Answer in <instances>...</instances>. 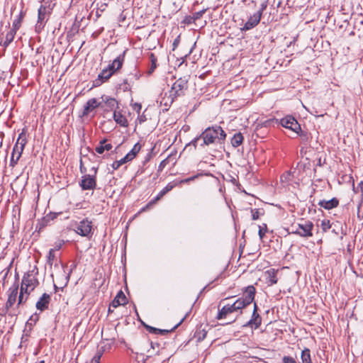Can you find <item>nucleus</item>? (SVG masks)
Instances as JSON below:
<instances>
[{
    "instance_id": "nucleus-50",
    "label": "nucleus",
    "mask_w": 363,
    "mask_h": 363,
    "mask_svg": "<svg viewBox=\"0 0 363 363\" xmlns=\"http://www.w3.org/2000/svg\"><path fill=\"white\" fill-rule=\"evenodd\" d=\"M57 216V213H50L43 218V222L48 223L50 220L55 219Z\"/></svg>"
},
{
    "instance_id": "nucleus-21",
    "label": "nucleus",
    "mask_w": 363,
    "mask_h": 363,
    "mask_svg": "<svg viewBox=\"0 0 363 363\" xmlns=\"http://www.w3.org/2000/svg\"><path fill=\"white\" fill-rule=\"evenodd\" d=\"M318 205L326 210H330L338 206L339 200L335 197L328 201L323 199L318 202Z\"/></svg>"
},
{
    "instance_id": "nucleus-16",
    "label": "nucleus",
    "mask_w": 363,
    "mask_h": 363,
    "mask_svg": "<svg viewBox=\"0 0 363 363\" xmlns=\"http://www.w3.org/2000/svg\"><path fill=\"white\" fill-rule=\"evenodd\" d=\"M279 270L271 268L264 272L266 283L269 286L276 284L278 281L277 273Z\"/></svg>"
},
{
    "instance_id": "nucleus-46",
    "label": "nucleus",
    "mask_w": 363,
    "mask_h": 363,
    "mask_svg": "<svg viewBox=\"0 0 363 363\" xmlns=\"http://www.w3.org/2000/svg\"><path fill=\"white\" fill-rule=\"evenodd\" d=\"M28 297V295L24 296L23 294H19L17 306L25 304Z\"/></svg>"
},
{
    "instance_id": "nucleus-32",
    "label": "nucleus",
    "mask_w": 363,
    "mask_h": 363,
    "mask_svg": "<svg viewBox=\"0 0 363 363\" xmlns=\"http://www.w3.org/2000/svg\"><path fill=\"white\" fill-rule=\"evenodd\" d=\"M206 334L207 332L205 329L199 328L196 330L194 337H196L199 342H201L206 338Z\"/></svg>"
},
{
    "instance_id": "nucleus-3",
    "label": "nucleus",
    "mask_w": 363,
    "mask_h": 363,
    "mask_svg": "<svg viewBox=\"0 0 363 363\" xmlns=\"http://www.w3.org/2000/svg\"><path fill=\"white\" fill-rule=\"evenodd\" d=\"M52 8L49 2L42 4L38 10V20L35 26V31L40 33L45 28L52 13Z\"/></svg>"
},
{
    "instance_id": "nucleus-49",
    "label": "nucleus",
    "mask_w": 363,
    "mask_h": 363,
    "mask_svg": "<svg viewBox=\"0 0 363 363\" xmlns=\"http://www.w3.org/2000/svg\"><path fill=\"white\" fill-rule=\"evenodd\" d=\"M57 216V213H50L43 218V222L48 223L50 220L55 219Z\"/></svg>"
},
{
    "instance_id": "nucleus-24",
    "label": "nucleus",
    "mask_w": 363,
    "mask_h": 363,
    "mask_svg": "<svg viewBox=\"0 0 363 363\" xmlns=\"http://www.w3.org/2000/svg\"><path fill=\"white\" fill-rule=\"evenodd\" d=\"M101 99L104 102L107 111H113L117 107L118 102L114 98L103 96Z\"/></svg>"
},
{
    "instance_id": "nucleus-59",
    "label": "nucleus",
    "mask_w": 363,
    "mask_h": 363,
    "mask_svg": "<svg viewBox=\"0 0 363 363\" xmlns=\"http://www.w3.org/2000/svg\"><path fill=\"white\" fill-rule=\"evenodd\" d=\"M267 1H264L261 4L260 9L257 13H259L261 16L262 15L263 11L267 9Z\"/></svg>"
},
{
    "instance_id": "nucleus-5",
    "label": "nucleus",
    "mask_w": 363,
    "mask_h": 363,
    "mask_svg": "<svg viewBox=\"0 0 363 363\" xmlns=\"http://www.w3.org/2000/svg\"><path fill=\"white\" fill-rule=\"evenodd\" d=\"M74 231L79 235L91 238L94 233L92 222L88 218H84L77 223Z\"/></svg>"
},
{
    "instance_id": "nucleus-27",
    "label": "nucleus",
    "mask_w": 363,
    "mask_h": 363,
    "mask_svg": "<svg viewBox=\"0 0 363 363\" xmlns=\"http://www.w3.org/2000/svg\"><path fill=\"white\" fill-rule=\"evenodd\" d=\"M141 149V145L139 143L135 144L132 150L125 155V159L130 161L133 160L140 152Z\"/></svg>"
},
{
    "instance_id": "nucleus-25",
    "label": "nucleus",
    "mask_w": 363,
    "mask_h": 363,
    "mask_svg": "<svg viewBox=\"0 0 363 363\" xmlns=\"http://www.w3.org/2000/svg\"><path fill=\"white\" fill-rule=\"evenodd\" d=\"M113 119L121 126L127 127L128 125V120L121 112L114 111Z\"/></svg>"
},
{
    "instance_id": "nucleus-23",
    "label": "nucleus",
    "mask_w": 363,
    "mask_h": 363,
    "mask_svg": "<svg viewBox=\"0 0 363 363\" xmlns=\"http://www.w3.org/2000/svg\"><path fill=\"white\" fill-rule=\"evenodd\" d=\"M39 320V314L37 313H33L30 315L29 319L27 320L25 326V330L26 333H31L33 330V326L36 324V323Z\"/></svg>"
},
{
    "instance_id": "nucleus-37",
    "label": "nucleus",
    "mask_w": 363,
    "mask_h": 363,
    "mask_svg": "<svg viewBox=\"0 0 363 363\" xmlns=\"http://www.w3.org/2000/svg\"><path fill=\"white\" fill-rule=\"evenodd\" d=\"M33 291L30 287L26 286V284H23L21 281V289H20V294H26L30 296V293Z\"/></svg>"
},
{
    "instance_id": "nucleus-15",
    "label": "nucleus",
    "mask_w": 363,
    "mask_h": 363,
    "mask_svg": "<svg viewBox=\"0 0 363 363\" xmlns=\"http://www.w3.org/2000/svg\"><path fill=\"white\" fill-rule=\"evenodd\" d=\"M112 77L111 73H110L106 68L102 69V71L99 74L97 78L93 81V87H97L101 86L104 82H107Z\"/></svg>"
},
{
    "instance_id": "nucleus-28",
    "label": "nucleus",
    "mask_w": 363,
    "mask_h": 363,
    "mask_svg": "<svg viewBox=\"0 0 363 363\" xmlns=\"http://www.w3.org/2000/svg\"><path fill=\"white\" fill-rule=\"evenodd\" d=\"M301 363H312L311 350L308 348H304L301 354Z\"/></svg>"
},
{
    "instance_id": "nucleus-48",
    "label": "nucleus",
    "mask_w": 363,
    "mask_h": 363,
    "mask_svg": "<svg viewBox=\"0 0 363 363\" xmlns=\"http://www.w3.org/2000/svg\"><path fill=\"white\" fill-rule=\"evenodd\" d=\"M115 298L120 300L125 304L127 303V298H126L125 295L124 294V293L121 290L118 292V294Z\"/></svg>"
},
{
    "instance_id": "nucleus-64",
    "label": "nucleus",
    "mask_w": 363,
    "mask_h": 363,
    "mask_svg": "<svg viewBox=\"0 0 363 363\" xmlns=\"http://www.w3.org/2000/svg\"><path fill=\"white\" fill-rule=\"evenodd\" d=\"M360 189L361 191L363 192V182H360L357 186V190L355 189V188L354 187V191H355L356 192L358 191V189Z\"/></svg>"
},
{
    "instance_id": "nucleus-42",
    "label": "nucleus",
    "mask_w": 363,
    "mask_h": 363,
    "mask_svg": "<svg viewBox=\"0 0 363 363\" xmlns=\"http://www.w3.org/2000/svg\"><path fill=\"white\" fill-rule=\"evenodd\" d=\"M55 259V250L50 249L49 250L48 256V264L50 266L52 265L53 261Z\"/></svg>"
},
{
    "instance_id": "nucleus-14",
    "label": "nucleus",
    "mask_w": 363,
    "mask_h": 363,
    "mask_svg": "<svg viewBox=\"0 0 363 363\" xmlns=\"http://www.w3.org/2000/svg\"><path fill=\"white\" fill-rule=\"evenodd\" d=\"M50 301V295L47 293H44L36 302L35 307L37 310L40 311V312L45 311V310L48 309Z\"/></svg>"
},
{
    "instance_id": "nucleus-57",
    "label": "nucleus",
    "mask_w": 363,
    "mask_h": 363,
    "mask_svg": "<svg viewBox=\"0 0 363 363\" xmlns=\"http://www.w3.org/2000/svg\"><path fill=\"white\" fill-rule=\"evenodd\" d=\"M30 333H26V331L24 329L23 330V335L21 337V343L23 344V343L27 342L28 340V337H30Z\"/></svg>"
},
{
    "instance_id": "nucleus-26",
    "label": "nucleus",
    "mask_w": 363,
    "mask_h": 363,
    "mask_svg": "<svg viewBox=\"0 0 363 363\" xmlns=\"http://www.w3.org/2000/svg\"><path fill=\"white\" fill-rule=\"evenodd\" d=\"M149 58L150 61V65L147 73L148 75H151L157 67V57L155 55L154 53L150 52L149 54Z\"/></svg>"
},
{
    "instance_id": "nucleus-63",
    "label": "nucleus",
    "mask_w": 363,
    "mask_h": 363,
    "mask_svg": "<svg viewBox=\"0 0 363 363\" xmlns=\"http://www.w3.org/2000/svg\"><path fill=\"white\" fill-rule=\"evenodd\" d=\"M179 43V36L177 37L173 42L172 46H173V50L176 49V48L178 46Z\"/></svg>"
},
{
    "instance_id": "nucleus-9",
    "label": "nucleus",
    "mask_w": 363,
    "mask_h": 363,
    "mask_svg": "<svg viewBox=\"0 0 363 363\" xmlns=\"http://www.w3.org/2000/svg\"><path fill=\"white\" fill-rule=\"evenodd\" d=\"M258 306L256 303H254L253 312L251 318L243 326L249 327L251 328L257 329L262 324V317L258 313Z\"/></svg>"
},
{
    "instance_id": "nucleus-33",
    "label": "nucleus",
    "mask_w": 363,
    "mask_h": 363,
    "mask_svg": "<svg viewBox=\"0 0 363 363\" xmlns=\"http://www.w3.org/2000/svg\"><path fill=\"white\" fill-rule=\"evenodd\" d=\"M75 267H76L75 265L72 266L71 269H69V272H67V273L64 269V274L62 275V277L64 279L63 286L61 287L62 289L67 285V284L69 281L70 274L72 272V270L74 269V268H75Z\"/></svg>"
},
{
    "instance_id": "nucleus-31",
    "label": "nucleus",
    "mask_w": 363,
    "mask_h": 363,
    "mask_svg": "<svg viewBox=\"0 0 363 363\" xmlns=\"http://www.w3.org/2000/svg\"><path fill=\"white\" fill-rule=\"evenodd\" d=\"M16 33V30L13 28L6 33L5 41L3 43L4 47H7L13 40Z\"/></svg>"
},
{
    "instance_id": "nucleus-58",
    "label": "nucleus",
    "mask_w": 363,
    "mask_h": 363,
    "mask_svg": "<svg viewBox=\"0 0 363 363\" xmlns=\"http://www.w3.org/2000/svg\"><path fill=\"white\" fill-rule=\"evenodd\" d=\"M177 185V183H169L163 189L168 193L174 187H175Z\"/></svg>"
},
{
    "instance_id": "nucleus-30",
    "label": "nucleus",
    "mask_w": 363,
    "mask_h": 363,
    "mask_svg": "<svg viewBox=\"0 0 363 363\" xmlns=\"http://www.w3.org/2000/svg\"><path fill=\"white\" fill-rule=\"evenodd\" d=\"M26 12L23 11H21L20 13L17 16V18L13 21L12 28L15 30H18L21 26V23L23 21V18L25 17Z\"/></svg>"
},
{
    "instance_id": "nucleus-29",
    "label": "nucleus",
    "mask_w": 363,
    "mask_h": 363,
    "mask_svg": "<svg viewBox=\"0 0 363 363\" xmlns=\"http://www.w3.org/2000/svg\"><path fill=\"white\" fill-rule=\"evenodd\" d=\"M243 139L244 138L242 133H235L231 139V144L234 147H238L242 143Z\"/></svg>"
},
{
    "instance_id": "nucleus-4",
    "label": "nucleus",
    "mask_w": 363,
    "mask_h": 363,
    "mask_svg": "<svg viewBox=\"0 0 363 363\" xmlns=\"http://www.w3.org/2000/svg\"><path fill=\"white\" fill-rule=\"evenodd\" d=\"M188 79L186 77H180L176 80L170 90L171 102H173L177 97L185 94V91L188 89Z\"/></svg>"
},
{
    "instance_id": "nucleus-44",
    "label": "nucleus",
    "mask_w": 363,
    "mask_h": 363,
    "mask_svg": "<svg viewBox=\"0 0 363 363\" xmlns=\"http://www.w3.org/2000/svg\"><path fill=\"white\" fill-rule=\"evenodd\" d=\"M206 9H204L200 11L194 13L191 16L194 19V21L196 22V20L200 19L203 15L206 13Z\"/></svg>"
},
{
    "instance_id": "nucleus-34",
    "label": "nucleus",
    "mask_w": 363,
    "mask_h": 363,
    "mask_svg": "<svg viewBox=\"0 0 363 363\" xmlns=\"http://www.w3.org/2000/svg\"><path fill=\"white\" fill-rule=\"evenodd\" d=\"M252 218L255 220L259 218L260 216L264 215V209L259 208H252L251 209Z\"/></svg>"
},
{
    "instance_id": "nucleus-62",
    "label": "nucleus",
    "mask_w": 363,
    "mask_h": 363,
    "mask_svg": "<svg viewBox=\"0 0 363 363\" xmlns=\"http://www.w3.org/2000/svg\"><path fill=\"white\" fill-rule=\"evenodd\" d=\"M227 306L230 308V311L232 313L238 311L234 303L232 304H227Z\"/></svg>"
},
{
    "instance_id": "nucleus-22",
    "label": "nucleus",
    "mask_w": 363,
    "mask_h": 363,
    "mask_svg": "<svg viewBox=\"0 0 363 363\" xmlns=\"http://www.w3.org/2000/svg\"><path fill=\"white\" fill-rule=\"evenodd\" d=\"M275 125H277V126L279 125V120L277 118H270V119L264 121L261 124H258L256 127L255 131L259 132V131H261L262 128H268V127H271V126L274 127Z\"/></svg>"
},
{
    "instance_id": "nucleus-7",
    "label": "nucleus",
    "mask_w": 363,
    "mask_h": 363,
    "mask_svg": "<svg viewBox=\"0 0 363 363\" xmlns=\"http://www.w3.org/2000/svg\"><path fill=\"white\" fill-rule=\"evenodd\" d=\"M38 275V269L37 266H34L32 269L24 274L22 279L23 284L34 290L40 284L37 278Z\"/></svg>"
},
{
    "instance_id": "nucleus-35",
    "label": "nucleus",
    "mask_w": 363,
    "mask_h": 363,
    "mask_svg": "<svg viewBox=\"0 0 363 363\" xmlns=\"http://www.w3.org/2000/svg\"><path fill=\"white\" fill-rule=\"evenodd\" d=\"M108 332H110V333H116V330H115V329H113V328H109V329H108V330H107L106 331H105V332H104V330H102V333H101V334H102V337H103V338H104V340H107V341L111 340V341H112V342H114V340H115V337H114L113 336H111V335H108V334H107V333H108Z\"/></svg>"
},
{
    "instance_id": "nucleus-61",
    "label": "nucleus",
    "mask_w": 363,
    "mask_h": 363,
    "mask_svg": "<svg viewBox=\"0 0 363 363\" xmlns=\"http://www.w3.org/2000/svg\"><path fill=\"white\" fill-rule=\"evenodd\" d=\"M167 163H168V158L163 160L159 165V170H162V169H164L165 167V166L167 164Z\"/></svg>"
},
{
    "instance_id": "nucleus-60",
    "label": "nucleus",
    "mask_w": 363,
    "mask_h": 363,
    "mask_svg": "<svg viewBox=\"0 0 363 363\" xmlns=\"http://www.w3.org/2000/svg\"><path fill=\"white\" fill-rule=\"evenodd\" d=\"M266 232H267V225H264V228L259 226V235L261 239L263 238V237L265 235Z\"/></svg>"
},
{
    "instance_id": "nucleus-1",
    "label": "nucleus",
    "mask_w": 363,
    "mask_h": 363,
    "mask_svg": "<svg viewBox=\"0 0 363 363\" xmlns=\"http://www.w3.org/2000/svg\"><path fill=\"white\" fill-rule=\"evenodd\" d=\"M202 143L200 146H209L211 145H222L226 138V133L223 129L218 125L206 128L201 134Z\"/></svg>"
},
{
    "instance_id": "nucleus-39",
    "label": "nucleus",
    "mask_w": 363,
    "mask_h": 363,
    "mask_svg": "<svg viewBox=\"0 0 363 363\" xmlns=\"http://www.w3.org/2000/svg\"><path fill=\"white\" fill-rule=\"evenodd\" d=\"M104 352V347L98 348L96 354L93 357V358L91 360H92V361L96 360V363H99L101 357L103 355Z\"/></svg>"
},
{
    "instance_id": "nucleus-8",
    "label": "nucleus",
    "mask_w": 363,
    "mask_h": 363,
    "mask_svg": "<svg viewBox=\"0 0 363 363\" xmlns=\"http://www.w3.org/2000/svg\"><path fill=\"white\" fill-rule=\"evenodd\" d=\"M18 290V284L15 282L13 286L9 288L8 292V299L5 304L4 313H7L9 310L14 305L16 301Z\"/></svg>"
},
{
    "instance_id": "nucleus-43",
    "label": "nucleus",
    "mask_w": 363,
    "mask_h": 363,
    "mask_svg": "<svg viewBox=\"0 0 363 363\" xmlns=\"http://www.w3.org/2000/svg\"><path fill=\"white\" fill-rule=\"evenodd\" d=\"M106 143V140H103L99 142L98 146L96 147L95 151L99 154H102L105 151L104 144Z\"/></svg>"
},
{
    "instance_id": "nucleus-19",
    "label": "nucleus",
    "mask_w": 363,
    "mask_h": 363,
    "mask_svg": "<svg viewBox=\"0 0 363 363\" xmlns=\"http://www.w3.org/2000/svg\"><path fill=\"white\" fill-rule=\"evenodd\" d=\"M98 107L104 108V106L101 105V102H98L95 98L89 99L84 106L83 115H88L91 111Z\"/></svg>"
},
{
    "instance_id": "nucleus-11",
    "label": "nucleus",
    "mask_w": 363,
    "mask_h": 363,
    "mask_svg": "<svg viewBox=\"0 0 363 363\" xmlns=\"http://www.w3.org/2000/svg\"><path fill=\"white\" fill-rule=\"evenodd\" d=\"M256 289L253 285H250L242 289V295L240 298L245 301V303L249 306L255 300Z\"/></svg>"
},
{
    "instance_id": "nucleus-13",
    "label": "nucleus",
    "mask_w": 363,
    "mask_h": 363,
    "mask_svg": "<svg viewBox=\"0 0 363 363\" xmlns=\"http://www.w3.org/2000/svg\"><path fill=\"white\" fill-rule=\"evenodd\" d=\"M313 228V223L310 220H306L303 223H299V231L297 232V235L303 238L312 237Z\"/></svg>"
},
{
    "instance_id": "nucleus-10",
    "label": "nucleus",
    "mask_w": 363,
    "mask_h": 363,
    "mask_svg": "<svg viewBox=\"0 0 363 363\" xmlns=\"http://www.w3.org/2000/svg\"><path fill=\"white\" fill-rule=\"evenodd\" d=\"M126 50H124L123 53L120 54L113 62L109 64L106 69L111 73L112 76L118 72L123 67L125 60Z\"/></svg>"
},
{
    "instance_id": "nucleus-51",
    "label": "nucleus",
    "mask_w": 363,
    "mask_h": 363,
    "mask_svg": "<svg viewBox=\"0 0 363 363\" xmlns=\"http://www.w3.org/2000/svg\"><path fill=\"white\" fill-rule=\"evenodd\" d=\"M182 23H184V24H186V25H190V24L194 23L195 21H194L192 16L190 15V16H185L182 21Z\"/></svg>"
},
{
    "instance_id": "nucleus-36",
    "label": "nucleus",
    "mask_w": 363,
    "mask_h": 363,
    "mask_svg": "<svg viewBox=\"0 0 363 363\" xmlns=\"http://www.w3.org/2000/svg\"><path fill=\"white\" fill-rule=\"evenodd\" d=\"M237 309L238 311H240V314H242V309L246 308L248 306L245 303V301H242L240 298H238L235 302H234Z\"/></svg>"
},
{
    "instance_id": "nucleus-53",
    "label": "nucleus",
    "mask_w": 363,
    "mask_h": 363,
    "mask_svg": "<svg viewBox=\"0 0 363 363\" xmlns=\"http://www.w3.org/2000/svg\"><path fill=\"white\" fill-rule=\"evenodd\" d=\"M124 305H125V304L123 303L120 300L117 299L116 298H114V299L113 300V301L111 303V306H112L113 308H117L119 306H124Z\"/></svg>"
},
{
    "instance_id": "nucleus-38",
    "label": "nucleus",
    "mask_w": 363,
    "mask_h": 363,
    "mask_svg": "<svg viewBox=\"0 0 363 363\" xmlns=\"http://www.w3.org/2000/svg\"><path fill=\"white\" fill-rule=\"evenodd\" d=\"M104 352V347L98 348L96 354L93 357V358L91 360H92V361L96 360V363H99L101 357L103 355Z\"/></svg>"
},
{
    "instance_id": "nucleus-45",
    "label": "nucleus",
    "mask_w": 363,
    "mask_h": 363,
    "mask_svg": "<svg viewBox=\"0 0 363 363\" xmlns=\"http://www.w3.org/2000/svg\"><path fill=\"white\" fill-rule=\"evenodd\" d=\"M281 363H297V362L296 358L285 355L281 359Z\"/></svg>"
},
{
    "instance_id": "nucleus-20",
    "label": "nucleus",
    "mask_w": 363,
    "mask_h": 363,
    "mask_svg": "<svg viewBox=\"0 0 363 363\" xmlns=\"http://www.w3.org/2000/svg\"><path fill=\"white\" fill-rule=\"evenodd\" d=\"M224 300L225 299L221 300L218 306V311L216 315L217 320L225 319L232 314L230 311V308H228V306L227 305H225L221 308H220L221 303L224 301Z\"/></svg>"
},
{
    "instance_id": "nucleus-54",
    "label": "nucleus",
    "mask_w": 363,
    "mask_h": 363,
    "mask_svg": "<svg viewBox=\"0 0 363 363\" xmlns=\"http://www.w3.org/2000/svg\"><path fill=\"white\" fill-rule=\"evenodd\" d=\"M321 226H322V228H323V231L328 230L331 227V225L330 224V221L329 220H323L322 221Z\"/></svg>"
},
{
    "instance_id": "nucleus-12",
    "label": "nucleus",
    "mask_w": 363,
    "mask_h": 363,
    "mask_svg": "<svg viewBox=\"0 0 363 363\" xmlns=\"http://www.w3.org/2000/svg\"><path fill=\"white\" fill-rule=\"evenodd\" d=\"M79 186L82 190H94L96 186V176L90 174L82 176Z\"/></svg>"
},
{
    "instance_id": "nucleus-18",
    "label": "nucleus",
    "mask_w": 363,
    "mask_h": 363,
    "mask_svg": "<svg viewBox=\"0 0 363 363\" xmlns=\"http://www.w3.org/2000/svg\"><path fill=\"white\" fill-rule=\"evenodd\" d=\"M182 321H183V320H182L179 323H177L176 325H174L170 330H162V329H159V328H156L152 327V326L146 325V324H144V327L150 333L159 334V335H166L168 333L174 331L182 323Z\"/></svg>"
},
{
    "instance_id": "nucleus-41",
    "label": "nucleus",
    "mask_w": 363,
    "mask_h": 363,
    "mask_svg": "<svg viewBox=\"0 0 363 363\" xmlns=\"http://www.w3.org/2000/svg\"><path fill=\"white\" fill-rule=\"evenodd\" d=\"M120 89L123 90V91H130V84L128 83V79H125L123 82V83H121L120 85H119V87H118Z\"/></svg>"
},
{
    "instance_id": "nucleus-6",
    "label": "nucleus",
    "mask_w": 363,
    "mask_h": 363,
    "mask_svg": "<svg viewBox=\"0 0 363 363\" xmlns=\"http://www.w3.org/2000/svg\"><path fill=\"white\" fill-rule=\"evenodd\" d=\"M279 121V125H281L284 128L291 130L301 136L303 135V131L301 130V125L294 116L288 115Z\"/></svg>"
},
{
    "instance_id": "nucleus-52",
    "label": "nucleus",
    "mask_w": 363,
    "mask_h": 363,
    "mask_svg": "<svg viewBox=\"0 0 363 363\" xmlns=\"http://www.w3.org/2000/svg\"><path fill=\"white\" fill-rule=\"evenodd\" d=\"M150 346H151V349L153 350H155V349H157V350L156 351V354H159L160 343L158 342H153V341H152L150 342Z\"/></svg>"
},
{
    "instance_id": "nucleus-40",
    "label": "nucleus",
    "mask_w": 363,
    "mask_h": 363,
    "mask_svg": "<svg viewBox=\"0 0 363 363\" xmlns=\"http://www.w3.org/2000/svg\"><path fill=\"white\" fill-rule=\"evenodd\" d=\"M129 162L128 159H125V156L121 159L120 160H117L113 162L112 167L113 169H118L122 164Z\"/></svg>"
},
{
    "instance_id": "nucleus-56",
    "label": "nucleus",
    "mask_w": 363,
    "mask_h": 363,
    "mask_svg": "<svg viewBox=\"0 0 363 363\" xmlns=\"http://www.w3.org/2000/svg\"><path fill=\"white\" fill-rule=\"evenodd\" d=\"M202 139L201 138H200V135L197 137H196L194 139H193L188 145H192L194 146V147L196 149V147H197V144H198V142Z\"/></svg>"
},
{
    "instance_id": "nucleus-55",
    "label": "nucleus",
    "mask_w": 363,
    "mask_h": 363,
    "mask_svg": "<svg viewBox=\"0 0 363 363\" xmlns=\"http://www.w3.org/2000/svg\"><path fill=\"white\" fill-rule=\"evenodd\" d=\"M162 198V196H160V193L157 194L156 197H155L151 201H150L145 208H149L150 206L156 203L159 200H160Z\"/></svg>"
},
{
    "instance_id": "nucleus-2",
    "label": "nucleus",
    "mask_w": 363,
    "mask_h": 363,
    "mask_svg": "<svg viewBox=\"0 0 363 363\" xmlns=\"http://www.w3.org/2000/svg\"><path fill=\"white\" fill-rule=\"evenodd\" d=\"M27 142L26 131V129L23 128L22 132L19 134L17 141L13 148L10 160L11 167H14L17 164Z\"/></svg>"
},
{
    "instance_id": "nucleus-47",
    "label": "nucleus",
    "mask_w": 363,
    "mask_h": 363,
    "mask_svg": "<svg viewBox=\"0 0 363 363\" xmlns=\"http://www.w3.org/2000/svg\"><path fill=\"white\" fill-rule=\"evenodd\" d=\"M28 297V295L24 296L23 294H19L17 306L25 304Z\"/></svg>"
},
{
    "instance_id": "nucleus-17",
    "label": "nucleus",
    "mask_w": 363,
    "mask_h": 363,
    "mask_svg": "<svg viewBox=\"0 0 363 363\" xmlns=\"http://www.w3.org/2000/svg\"><path fill=\"white\" fill-rule=\"evenodd\" d=\"M261 14L259 13H255L252 16H251L247 22L245 23L243 28H242V30H249L254 27H255L257 25L259 24L260 20H261Z\"/></svg>"
}]
</instances>
